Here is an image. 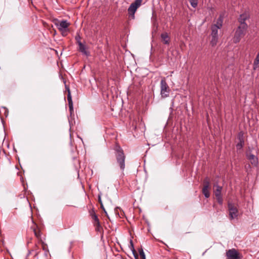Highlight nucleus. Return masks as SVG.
I'll use <instances>...</instances> for the list:
<instances>
[{
	"mask_svg": "<svg viewBox=\"0 0 259 259\" xmlns=\"http://www.w3.org/2000/svg\"><path fill=\"white\" fill-rule=\"evenodd\" d=\"M218 203L222 205L223 204V198L222 195L215 196Z\"/></svg>",
	"mask_w": 259,
	"mask_h": 259,
	"instance_id": "nucleus-23",
	"label": "nucleus"
},
{
	"mask_svg": "<svg viewBox=\"0 0 259 259\" xmlns=\"http://www.w3.org/2000/svg\"><path fill=\"white\" fill-rule=\"evenodd\" d=\"M130 248L131 250L132 251V252L133 253V254L135 256V257L136 258H137L138 257V254H137L136 251V250H135V249L134 248V244H133V241H132V240H130Z\"/></svg>",
	"mask_w": 259,
	"mask_h": 259,
	"instance_id": "nucleus-19",
	"label": "nucleus"
},
{
	"mask_svg": "<svg viewBox=\"0 0 259 259\" xmlns=\"http://www.w3.org/2000/svg\"><path fill=\"white\" fill-rule=\"evenodd\" d=\"M247 157L248 159L249 160V161L250 162L251 164L252 165L254 166L257 165L258 159L257 158L255 155L251 153H249L247 155Z\"/></svg>",
	"mask_w": 259,
	"mask_h": 259,
	"instance_id": "nucleus-10",
	"label": "nucleus"
},
{
	"mask_svg": "<svg viewBox=\"0 0 259 259\" xmlns=\"http://www.w3.org/2000/svg\"><path fill=\"white\" fill-rule=\"evenodd\" d=\"M247 28V24H242L237 27L233 37L234 42L236 44L240 41L241 39L246 34Z\"/></svg>",
	"mask_w": 259,
	"mask_h": 259,
	"instance_id": "nucleus-2",
	"label": "nucleus"
},
{
	"mask_svg": "<svg viewBox=\"0 0 259 259\" xmlns=\"http://www.w3.org/2000/svg\"><path fill=\"white\" fill-rule=\"evenodd\" d=\"M259 67V52L257 53L255 59L254 60L253 68L254 70H256Z\"/></svg>",
	"mask_w": 259,
	"mask_h": 259,
	"instance_id": "nucleus-14",
	"label": "nucleus"
},
{
	"mask_svg": "<svg viewBox=\"0 0 259 259\" xmlns=\"http://www.w3.org/2000/svg\"><path fill=\"white\" fill-rule=\"evenodd\" d=\"M2 109L4 110V114L7 117L8 115V109L5 107H3Z\"/></svg>",
	"mask_w": 259,
	"mask_h": 259,
	"instance_id": "nucleus-29",
	"label": "nucleus"
},
{
	"mask_svg": "<svg viewBox=\"0 0 259 259\" xmlns=\"http://www.w3.org/2000/svg\"><path fill=\"white\" fill-rule=\"evenodd\" d=\"M34 233L35 234V236L37 238H39L40 236V232L39 231H36L35 230H34Z\"/></svg>",
	"mask_w": 259,
	"mask_h": 259,
	"instance_id": "nucleus-28",
	"label": "nucleus"
},
{
	"mask_svg": "<svg viewBox=\"0 0 259 259\" xmlns=\"http://www.w3.org/2000/svg\"><path fill=\"white\" fill-rule=\"evenodd\" d=\"M223 23V19L220 17L217 20V22L216 24H213L212 26H217L218 27V29H220L222 26Z\"/></svg>",
	"mask_w": 259,
	"mask_h": 259,
	"instance_id": "nucleus-21",
	"label": "nucleus"
},
{
	"mask_svg": "<svg viewBox=\"0 0 259 259\" xmlns=\"http://www.w3.org/2000/svg\"><path fill=\"white\" fill-rule=\"evenodd\" d=\"M161 41L165 45H168L170 42V38L167 32L162 33L160 35Z\"/></svg>",
	"mask_w": 259,
	"mask_h": 259,
	"instance_id": "nucleus-11",
	"label": "nucleus"
},
{
	"mask_svg": "<svg viewBox=\"0 0 259 259\" xmlns=\"http://www.w3.org/2000/svg\"><path fill=\"white\" fill-rule=\"evenodd\" d=\"M249 17V14L247 12H245L241 14L238 18V21L240 23L239 25H242V24H247L245 23V21L248 20Z\"/></svg>",
	"mask_w": 259,
	"mask_h": 259,
	"instance_id": "nucleus-8",
	"label": "nucleus"
},
{
	"mask_svg": "<svg viewBox=\"0 0 259 259\" xmlns=\"http://www.w3.org/2000/svg\"><path fill=\"white\" fill-rule=\"evenodd\" d=\"M191 5L193 8H196L198 5V0H189Z\"/></svg>",
	"mask_w": 259,
	"mask_h": 259,
	"instance_id": "nucleus-22",
	"label": "nucleus"
},
{
	"mask_svg": "<svg viewBox=\"0 0 259 259\" xmlns=\"http://www.w3.org/2000/svg\"><path fill=\"white\" fill-rule=\"evenodd\" d=\"M139 254H140V255L141 256V257L142 258V259H145V253L144 252V251L143 250V249H140L139 250Z\"/></svg>",
	"mask_w": 259,
	"mask_h": 259,
	"instance_id": "nucleus-24",
	"label": "nucleus"
},
{
	"mask_svg": "<svg viewBox=\"0 0 259 259\" xmlns=\"http://www.w3.org/2000/svg\"><path fill=\"white\" fill-rule=\"evenodd\" d=\"M115 157L117 165L120 170L123 171L125 168V155L120 146H117L115 148Z\"/></svg>",
	"mask_w": 259,
	"mask_h": 259,
	"instance_id": "nucleus-1",
	"label": "nucleus"
},
{
	"mask_svg": "<svg viewBox=\"0 0 259 259\" xmlns=\"http://www.w3.org/2000/svg\"><path fill=\"white\" fill-rule=\"evenodd\" d=\"M202 193L206 198H208L210 196L208 188H207V186H203L202 189Z\"/></svg>",
	"mask_w": 259,
	"mask_h": 259,
	"instance_id": "nucleus-16",
	"label": "nucleus"
},
{
	"mask_svg": "<svg viewBox=\"0 0 259 259\" xmlns=\"http://www.w3.org/2000/svg\"><path fill=\"white\" fill-rule=\"evenodd\" d=\"M214 187L215 188V189L214 192L215 196H217L222 195L221 191L222 190V187L220 186L217 184L214 185Z\"/></svg>",
	"mask_w": 259,
	"mask_h": 259,
	"instance_id": "nucleus-13",
	"label": "nucleus"
},
{
	"mask_svg": "<svg viewBox=\"0 0 259 259\" xmlns=\"http://www.w3.org/2000/svg\"><path fill=\"white\" fill-rule=\"evenodd\" d=\"M94 226L95 227L96 231L100 232V233L102 232V226L100 225V222H97V223L94 224Z\"/></svg>",
	"mask_w": 259,
	"mask_h": 259,
	"instance_id": "nucleus-18",
	"label": "nucleus"
},
{
	"mask_svg": "<svg viewBox=\"0 0 259 259\" xmlns=\"http://www.w3.org/2000/svg\"><path fill=\"white\" fill-rule=\"evenodd\" d=\"M75 39H76V41H77L78 40H80V36H76Z\"/></svg>",
	"mask_w": 259,
	"mask_h": 259,
	"instance_id": "nucleus-31",
	"label": "nucleus"
},
{
	"mask_svg": "<svg viewBox=\"0 0 259 259\" xmlns=\"http://www.w3.org/2000/svg\"><path fill=\"white\" fill-rule=\"evenodd\" d=\"M42 248L44 250L45 249V246H46V244L44 243V242H42Z\"/></svg>",
	"mask_w": 259,
	"mask_h": 259,
	"instance_id": "nucleus-32",
	"label": "nucleus"
},
{
	"mask_svg": "<svg viewBox=\"0 0 259 259\" xmlns=\"http://www.w3.org/2000/svg\"><path fill=\"white\" fill-rule=\"evenodd\" d=\"M100 205H101V208H102V209L103 210V211H104V212L106 213V215H107V212L106 211V210H105V208H104V206H103V205L102 202H101Z\"/></svg>",
	"mask_w": 259,
	"mask_h": 259,
	"instance_id": "nucleus-30",
	"label": "nucleus"
},
{
	"mask_svg": "<svg viewBox=\"0 0 259 259\" xmlns=\"http://www.w3.org/2000/svg\"><path fill=\"white\" fill-rule=\"evenodd\" d=\"M142 0H136L134 3H132L127 9L129 16L132 18H135V13L137 10L142 4Z\"/></svg>",
	"mask_w": 259,
	"mask_h": 259,
	"instance_id": "nucleus-3",
	"label": "nucleus"
},
{
	"mask_svg": "<svg viewBox=\"0 0 259 259\" xmlns=\"http://www.w3.org/2000/svg\"><path fill=\"white\" fill-rule=\"evenodd\" d=\"M98 199L100 203L101 204V202H102L101 197L100 196H98Z\"/></svg>",
	"mask_w": 259,
	"mask_h": 259,
	"instance_id": "nucleus-33",
	"label": "nucleus"
},
{
	"mask_svg": "<svg viewBox=\"0 0 259 259\" xmlns=\"http://www.w3.org/2000/svg\"><path fill=\"white\" fill-rule=\"evenodd\" d=\"M229 217L231 220L236 218L238 215V210L234 204L229 202L228 204Z\"/></svg>",
	"mask_w": 259,
	"mask_h": 259,
	"instance_id": "nucleus-5",
	"label": "nucleus"
},
{
	"mask_svg": "<svg viewBox=\"0 0 259 259\" xmlns=\"http://www.w3.org/2000/svg\"><path fill=\"white\" fill-rule=\"evenodd\" d=\"M58 29L62 32L63 35H66V32L70 24L66 20H63L58 23H56Z\"/></svg>",
	"mask_w": 259,
	"mask_h": 259,
	"instance_id": "nucleus-7",
	"label": "nucleus"
},
{
	"mask_svg": "<svg viewBox=\"0 0 259 259\" xmlns=\"http://www.w3.org/2000/svg\"><path fill=\"white\" fill-rule=\"evenodd\" d=\"M204 186H207V188H209V179L206 178L205 179V180H204Z\"/></svg>",
	"mask_w": 259,
	"mask_h": 259,
	"instance_id": "nucleus-26",
	"label": "nucleus"
},
{
	"mask_svg": "<svg viewBox=\"0 0 259 259\" xmlns=\"http://www.w3.org/2000/svg\"><path fill=\"white\" fill-rule=\"evenodd\" d=\"M227 259H241L242 256L238 252V251L232 248L229 249L226 252Z\"/></svg>",
	"mask_w": 259,
	"mask_h": 259,
	"instance_id": "nucleus-6",
	"label": "nucleus"
},
{
	"mask_svg": "<svg viewBox=\"0 0 259 259\" xmlns=\"http://www.w3.org/2000/svg\"><path fill=\"white\" fill-rule=\"evenodd\" d=\"M238 139L239 140V142H241V141L244 142V139H243V134L242 132H240L239 133Z\"/></svg>",
	"mask_w": 259,
	"mask_h": 259,
	"instance_id": "nucleus-27",
	"label": "nucleus"
},
{
	"mask_svg": "<svg viewBox=\"0 0 259 259\" xmlns=\"http://www.w3.org/2000/svg\"><path fill=\"white\" fill-rule=\"evenodd\" d=\"M77 44L79 46V51L84 55L88 56L89 55V53L87 51L85 46L82 44L80 40H78Z\"/></svg>",
	"mask_w": 259,
	"mask_h": 259,
	"instance_id": "nucleus-12",
	"label": "nucleus"
},
{
	"mask_svg": "<svg viewBox=\"0 0 259 259\" xmlns=\"http://www.w3.org/2000/svg\"><path fill=\"white\" fill-rule=\"evenodd\" d=\"M218 27L217 26H211V36H218Z\"/></svg>",
	"mask_w": 259,
	"mask_h": 259,
	"instance_id": "nucleus-15",
	"label": "nucleus"
},
{
	"mask_svg": "<svg viewBox=\"0 0 259 259\" xmlns=\"http://www.w3.org/2000/svg\"><path fill=\"white\" fill-rule=\"evenodd\" d=\"M170 90L166 82L165 78H163L160 81V95L161 97L165 98L169 96Z\"/></svg>",
	"mask_w": 259,
	"mask_h": 259,
	"instance_id": "nucleus-4",
	"label": "nucleus"
},
{
	"mask_svg": "<svg viewBox=\"0 0 259 259\" xmlns=\"http://www.w3.org/2000/svg\"><path fill=\"white\" fill-rule=\"evenodd\" d=\"M67 100L68 102L69 111L71 115L73 112V105L71 93L69 89H68Z\"/></svg>",
	"mask_w": 259,
	"mask_h": 259,
	"instance_id": "nucleus-9",
	"label": "nucleus"
},
{
	"mask_svg": "<svg viewBox=\"0 0 259 259\" xmlns=\"http://www.w3.org/2000/svg\"><path fill=\"white\" fill-rule=\"evenodd\" d=\"M218 41V36H211V39L210 41V45L213 47L215 46Z\"/></svg>",
	"mask_w": 259,
	"mask_h": 259,
	"instance_id": "nucleus-20",
	"label": "nucleus"
},
{
	"mask_svg": "<svg viewBox=\"0 0 259 259\" xmlns=\"http://www.w3.org/2000/svg\"><path fill=\"white\" fill-rule=\"evenodd\" d=\"M244 142H239L236 145L237 149H241L243 146H244Z\"/></svg>",
	"mask_w": 259,
	"mask_h": 259,
	"instance_id": "nucleus-25",
	"label": "nucleus"
},
{
	"mask_svg": "<svg viewBox=\"0 0 259 259\" xmlns=\"http://www.w3.org/2000/svg\"><path fill=\"white\" fill-rule=\"evenodd\" d=\"M91 215L93 220V224H95L97 222H99V220L97 215L94 212H91Z\"/></svg>",
	"mask_w": 259,
	"mask_h": 259,
	"instance_id": "nucleus-17",
	"label": "nucleus"
}]
</instances>
